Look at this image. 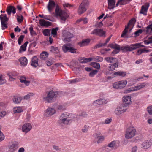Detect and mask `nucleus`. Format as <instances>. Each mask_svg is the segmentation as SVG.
<instances>
[{
    "instance_id": "1",
    "label": "nucleus",
    "mask_w": 152,
    "mask_h": 152,
    "mask_svg": "<svg viewBox=\"0 0 152 152\" xmlns=\"http://www.w3.org/2000/svg\"><path fill=\"white\" fill-rule=\"evenodd\" d=\"M73 114L68 112H65L62 114L59 117V123L61 125L69 124L71 122V120L72 118Z\"/></svg>"
},
{
    "instance_id": "2",
    "label": "nucleus",
    "mask_w": 152,
    "mask_h": 152,
    "mask_svg": "<svg viewBox=\"0 0 152 152\" xmlns=\"http://www.w3.org/2000/svg\"><path fill=\"white\" fill-rule=\"evenodd\" d=\"M133 28V18H132L129 21L127 25H126L125 28L123 31L121 37L126 38L132 37L130 34Z\"/></svg>"
},
{
    "instance_id": "3",
    "label": "nucleus",
    "mask_w": 152,
    "mask_h": 152,
    "mask_svg": "<svg viewBox=\"0 0 152 152\" xmlns=\"http://www.w3.org/2000/svg\"><path fill=\"white\" fill-rule=\"evenodd\" d=\"M55 12L56 15L59 16L61 20L64 22L69 16L68 13L62 10L58 5L56 6Z\"/></svg>"
},
{
    "instance_id": "4",
    "label": "nucleus",
    "mask_w": 152,
    "mask_h": 152,
    "mask_svg": "<svg viewBox=\"0 0 152 152\" xmlns=\"http://www.w3.org/2000/svg\"><path fill=\"white\" fill-rule=\"evenodd\" d=\"M58 96V93L51 91L49 92L47 96L43 97V100L46 102L50 103L53 102Z\"/></svg>"
},
{
    "instance_id": "5",
    "label": "nucleus",
    "mask_w": 152,
    "mask_h": 152,
    "mask_svg": "<svg viewBox=\"0 0 152 152\" xmlns=\"http://www.w3.org/2000/svg\"><path fill=\"white\" fill-rule=\"evenodd\" d=\"M127 83L126 80H123L114 83L113 87L115 89H121L125 87Z\"/></svg>"
},
{
    "instance_id": "6",
    "label": "nucleus",
    "mask_w": 152,
    "mask_h": 152,
    "mask_svg": "<svg viewBox=\"0 0 152 152\" xmlns=\"http://www.w3.org/2000/svg\"><path fill=\"white\" fill-rule=\"evenodd\" d=\"M88 4V1L87 0H84L80 5L78 10V13L81 14L85 12L86 10V7Z\"/></svg>"
},
{
    "instance_id": "7",
    "label": "nucleus",
    "mask_w": 152,
    "mask_h": 152,
    "mask_svg": "<svg viewBox=\"0 0 152 152\" xmlns=\"http://www.w3.org/2000/svg\"><path fill=\"white\" fill-rule=\"evenodd\" d=\"M32 128V126L30 123L24 124L22 126L21 130L23 132L27 134L30 132Z\"/></svg>"
},
{
    "instance_id": "8",
    "label": "nucleus",
    "mask_w": 152,
    "mask_h": 152,
    "mask_svg": "<svg viewBox=\"0 0 152 152\" xmlns=\"http://www.w3.org/2000/svg\"><path fill=\"white\" fill-rule=\"evenodd\" d=\"M73 37V34L68 31H64L63 32V39L65 42H69L71 39Z\"/></svg>"
},
{
    "instance_id": "9",
    "label": "nucleus",
    "mask_w": 152,
    "mask_h": 152,
    "mask_svg": "<svg viewBox=\"0 0 152 152\" xmlns=\"http://www.w3.org/2000/svg\"><path fill=\"white\" fill-rule=\"evenodd\" d=\"M91 34L104 37L106 36L105 32L101 29H95L93 30Z\"/></svg>"
},
{
    "instance_id": "10",
    "label": "nucleus",
    "mask_w": 152,
    "mask_h": 152,
    "mask_svg": "<svg viewBox=\"0 0 152 152\" xmlns=\"http://www.w3.org/2000/svg\"><path fill=\"white\" fill-rule=\"evenodd\" d=\"M127 110L126 106L124 104H122L118 107L115 110V113L116 115L121 114L125 112Z\"/></svg>"
},
{
    "instance_id": "11",
    "label": "nucleus",
    "mask_w": 152,
    "mask_h": 152,
    "mask_svg": "<svg viewBox=\"0 0 152 152\" xmlns=\"http://www.w3.org/2000/svg\"><path fill=\"white\" fill-rule=\"evenodd\" d=\"M133 136V127H130L127 129L126 132L125 134V137L126 138L130 139Z\"/></svg>"
},
{
    "instance_id": "12",
    "label": "nucleus",
    "mask_w": 152,
    "mask_h": 152,
    "mask_svg": "<svg viewBox=\"0 0 152 152\" xmlns=\"http://www.w3.org/2000/svg\"><path fill=\"white\" fill-rule=\"evenodd\" d=\"M145 5H142L141 7V9L140 12V13L144 15H147V12L149 6V4L146 3L145 4Z\"/></svg>"
},
{
    "instance_id": "13",
    "label": "nucleus",
    "mask_w": 152,
    "mask_h": 152,
    "mask_svg": "<svg viewBox=\"0 0 152 152\" xmlns=\"http://www.w3.org/2000/svg\"><path fill=\"white\" fill-rule=\"evenodd\" d=\"M56 113L54 109L53 108L49 107L45 111V114L47 117L50 116Z\"/></svg>"
},
{
    "instance_id": "14",
    "label": "nucleus",
    "mask_w": 152,
    "mask_h": 152,
    "mask_svg": "<svg viewBox=\"0 0 152 152\" xmlns=\"http://www.w3.org/2000/svg\"><path fill=\"white\" fill-rule=\"evenodd\" d=\"M141 138V135L138 134L136 130L134 129V142H139Z\"/></svg>"
},
{
    "instance_id": "15",
    "label": "nucleus",
    "mask_w": 152,
    "mask_h": 152,
    "mask_svg": "<svg viewBox=\"0 0 152 152\" xmlns=\"http://www.w3.org/2000/svg\"><path fill=\"white\" fill-rule=\"evenodd\" d=\"M6 12L8 15H10L12 12L14 14L16 12V8L12 6L7 7Z\"/></svg>"
},
{
    "instance_id": "16",
    "label": "nucleus",
    "mask_w": 152,
    "mask_h": 152,
    "mask_svg": "<svg viewBox=\"0 0 152 152\" xmlns=\"http://www.w3.org/2000/svg\"><path fill=\"white\" fill-rule=\"evenodd\" d=\"M101 133H96L95 134L96 138L97 139V143L98 144L102 143L104 140V136L101 135Z\"/></svg>"
},
{
    "instance_id": "17",
    "label": "nucleus",
    "mask_w": 152,
    "mask_h": 152,
    "mask_svg": "<svg viewBox=\"0 0 152 152\" xmlns=\"http://www.w3.org/2000/svg\"><path fill=\"white\" fill-rule=\"evenodd\" d=\"M55 6V4L54 1L51 0L49 1V3L47 6V8L50 12H51Z\"/></svg>"
},
{
    "instance_id": "18",
    "label": "nucleus",
    "mask_w": 152,
    "mask_h": 152,
    "mask_svg": "<svg viewBox=\"0 0 152 152\" xmlns=\"http://www.w3.org/2000/svg\"><path fill=\"white\" fill-rule=\"evenodd\" d=\"M119 144V142L118 141L113 140L108 143L107 146L111 148H116L118 147Z\"/></svg>"
},
{
    "instance_id": "19",
    "label": "nucleus",
    "mask_w": 152,
    "mask_h": 152,
    "mask_svg": "<svg viewBox=\"0 0 152 152\" xmlns=\"http://www.w3.org/2000/svg\"><path fill=\"white\" fill-rule=\"evenodd\" d=\"M133 45H131L130 46L128 45H123L121 46V50L124 52L130 51L133 50Z\"/></svg>"
},
{
    "instance_id": "20",
    "label": "nucleus",
    "mask_w": 152,
    "mask_h": 152,
    "mask_svg": "<svg viewBox=\"0 0 152 152\" xmlns=\"http://www.w3.org/2000/svg\"><path fill=\"white\" fill-rule=\"evenodd\" d=\"M118 62L110 64L109 65L108 70L110 71H113L116 68L118 67Z\"/></svg>"
},
{
    "instance_id": "21",
    "label": "nucleus",
    "mask_w": 152,
    "mask_h": 152,
    "mask_svg": "<svg viewBox=\"0 0 152 152\" xmlns=\"http://www.w3.org/2000/svg\"><path fill=\"white\" fill-rule=\"evenodd\" d=\"M104 59L108 63H113L118 62V60L116 58L112 57H106L104 58Z\"/></svg>"
},
{
    "instance_id": "22",
    "label": "nucleus",
    "mask_w": 152,
    "mask_h": 152,
    "mask_svg": "<svg viewBox=\"0 0 152 152\" xmlns=\"http://www.w3.org/2000/svg\"><path fill=\"white\" fill-rule=\"evenodd\" d=\"M122 99L123 102L126 104H129L132 103L131 99L130 96H124L123 97Z\"/></svg>"
},
{
    "instance_id": "23",
    "label": "nucleus",
    "mask_w": 152,
    "mask_h": 152,
    "mask_svg": "<svg viewBox=\"0 0 152 152\" xmlns=\"http://www.w3.org/2000/svg\"><path fill=\"white\" fill-rule=\"evenodd\" d=\"M19 61L21 66H24L27 64L28 60L25 57H21L19 59Z\"/></svg>"
},
{
    "instance_id": "24",
    "label": "nucleus",
    "mask_w": 152,
    "mask_h": 152,
    "mask_svg": "<svg viewBox=\"0 0 152 152\" xmlns=\"http://www.w3.org/2000/svg\"><path fill=\"white\" fill-rule=\"evenodd\" d=\"M115 0H108V8L109 9H113L116 7L115 6Z\"/></svg>"
},
{
    "instance_id": "25",
    "label": "nucleus",
    "mask_w": 152,
    "mask_h": 152,
    "mask_svg": "<svg viewBox=\"0 0 152 152\" xmlns=\"http://www.w3.org/2000/svg\"><path fill=\"white\" fill-rule=\"evenodd\" d=\"M31 64L32 66L35 67L38 66V59L37 57L34 56L32 58Z\"/></svg>"
},
{
    "instance_id": "26",
    "label": "nucleus",
    "mask_w": 152,
    "mask_h": 152,
    "mask_svg": "<svg viewBox=\"0 0 152 152\" xmlns=\"http://www.w3.org/2000/svg\"><path fill=\"white\" fill-rule=\"evenodd\" d=\"M20 80L21 83H24L26 86H28L29 85L30 81L28 80L24 76H21Z\"/></svg>"
},
{
    "instance_id": "27",
    "label": "nucleus",
    "mask_w": 152,
    "mask_h": 152,
    "mask_svg": "<svg viewBox=\"0 0 152 152\" xmlns=\"http://www.w3.org/2000/svg\"><path fill=\"white\" fill-rule=\"evenodd\" d=\"M151 145V142L149 141L143 142L142 144V148L144 149H147L149 148Z\"/></svg>"
},
{
    "instance_id": "28",
    "label": "nucleus",
    "mask_w": 152,
    "mask_h": 152,
    "mask_svg": "<svg viewBox=\"0 0 152 152\" xmlns=\"http://www.w3.org/2000/svg\"><path fill=\"white\" fill-rule=\"evenodd\" d=\"M126 75V72L120 71L114 72L113 75L114 77L117 76H120L122 77H124Z\"/></svg>"
},
{
    "instance_id": "29",
    "label": "nucleus",
    "mask_w": 152,
    "mask_h": 152,
    "mask_svg": "<svg viewBox=\"0 0 152 152\" xmlns=\"http://www.w3.org/2000/svg\"><path fill=\"white\" fill-rule=\"evenodd\" d=\"M130 1V0H119L117 2L116 6L117 7L118 5H125Z\"/></svg>"
},
{
    "instance_id": "30",
    "label": "nucleus",
    "mask_w": 152,
    "mask_h": 152,
    "mask_svg": "<svg viewBox=\"0 0 152 152\" xmlns=\"http://www.w3.org/2000/svg\"><path fill=\"white\" fill-rule=\"evenodd\" d=\"M79 62L82 63H85L91 61V59L90 58H86L85 57H80L79 59Z\"/></svg>"
},
{
    "instance_id": "31",
    "label": "nucleus",
    "mask_w": 152,
    "mask_h": 152,
    "mask_svg": "<svg viewBox=\"0 0 152 152\" xmlns=\"http://www.w3.org/2000/svg\"><path fill=\"white\" fill-rule=\"evenodd\" d=\"M39 23L42 26H48L51 25V23L48 21H46L43 19H40Z\"/></svg>"
},
{
    "instance_id": "32",
    "label": "nucleus",
    "mask_w": 152,
    "mask_h": 152,
    "mask_svg": "<svg viewBox=\"0 0 152 152\" xmlns=\"http://www.w3.org/2000/svg\"><path fill=\"white\" fill-rule=\"evenodd\" d=\"M23 110L22 107L20 106L15 107L13 109V112L15 113H20L23 111Z\"/></svg>"
},
{
    "instance_id": "33",
    "label": "nucleus",
    "mask_w": 152,
    "mask_h": 152,
    "mask_svg": "<svg viewBox=\"0 0 152 152\" xmlns=\"http://www.w3.org/2000/svg\"><path fill=\"white\" fill-rule=\"evenodd\" d=\"M22 100V97L17 96H14L13 99V102L15 104H18Z\"/></svg>"
},
{
    "instance_id": "34",
    "label": "nucleus",
    "mask_w": 152,
    "mask_h": 152,
    "mask_svg": "<svg viewBox=\"0 0 152 152\" xmlns=\"http://www.w3.org/2000/svg\"><path fill=\"white\" fill-rule=\"evenodd\" d=\"M91 59V61L94 60V61L97 62H102L103 60L102 57L99 56H93L90 58Z\"/></svg>"
},
{
    "instance_id": "35",
    "label": "nucleus",
    "mask_w": 152,
    "mask_h": 152,
    "mask_svg": "<svg viewBox=\"0 0 152 152\" xmlns=\"http://www.w3.org/2000/svg\"><path fill=\"white\" fill-rule=\"evenodd\" d=\"M50 52L54 53H59V50L58 48L51 46L50 48Z\"/></svg>"
},
{
    "instance_id": "36",
    "label": "nucleus",
    "mask_w": 152,
    "mask_h": 152,
    "mask_svg": "<svg viewBox=\"0 0 152 152\" xmlns=\"http://www.w3.org/2000/svg\"><path fill=\"white\" fill-rule=\"evenodd\" d=\"M0 19L1 22H7L8 20V18L7 17L6 14H1L0 15Z\"/></svg>"
},
{
    "instance_id": "37",
    "label": "nucleus",
    "mask_w": 152,
    "mask_h": 152,
    "mask_svg": "<svg viewBox=\"0 0 152 152\" xmlns=\"http://www.w3.org/2000/svg\"><path fill=\"white\" fill-rule=\"evenodd\" d=\"M28 43V42L27 41L23 45L21 46L19 49V52L21 53L25 51L26 50L27 44Z\"/></svg>"
},
{
    "instance_id": "38",
    "label": "nucleus",
    "mask_w": 152,
    "mask_h": 152,
    "mask_svg": "<svg viewBox=\"0 0 152 152\" xmlns=\"http://www.w3.org/2000/svg\"><path fill=\"white\" fill-rule=\"evenodd\" d=\"M90 41L89 39H87L83 40L81 42L79 43V45L81 47L87 45L90 42Z\"/></svg>"
},
{
    "instance_id": "39",
    "label": "nucleus",
    "mask_w": 152,
    "mask_h": 152,
    "mask_svg": "<svg viewBox=\"0 0 152 152\" xmlns=\"http://www.w3.org/2000/svg\"><path fill=\"white\" fill-rule=\"evenodd\" d=\"M48 54L46 52H43L40 55V58L42 60L46 59L48 57Z\"/></svg>"
},
{
    "instance_id": "40",
    "label": "nucleus",
    "mask_w": 152,
    "mask_h": 152,
    "mask_svg": "<svg viewBox=\"0 0 152 152\" xmlns=\"http://www.w3.org/2000/svg\"><path fill=\"white\" fill-rule=\"evenodd\" d=\"M90 65L95 68L99 69H100V66L99 63L95 62H91L90 64Z\"/></svg>"
},
{
    "instance_id": "41",
    "label": "nucleus",
    "mask_w": 152,
    "mask_h": 152,
    "mask_svg": "<svg viewBox=\"0 0 152 152\" xmlns=\"http://www.w3.org/2000/svg\"><path fill=\"white\" fill-rule=\"evenodd\" d=\"M112 35H111L109 37H108L107 39L106 40V42L105 43H100L99 44L96 45L95 46L96 48H98L100 47H101L102 46H105L109 41V40H110Z\"/></svg>"
},
{
    "instance_id": "42",
    "label": "nucleus",
    "mask_w": 152,
    "mask_h": 152,
    "mask_svg": "<svg viewBox=\"0 0 152 152\" xmlns=\"http://www.w3.org/2000/svg\"><path fill=\"white\" fill-rule=\"evenodd\" d=\"M70 47L69 44H65L62 46V49L64 52L66 53L69 51Z\"/></svg>"
},
{
    "instance_id": "43",
    "label": "nucleus",
    "mask_w": 152,
    "mask_h": 152,
    "mask_svg": "<svg viewBox=\"0 0 152 152\" xmlns=\"http://www.w3.org/2000/svg\"><path fill=\"white\" fill-rule=\"evenodd\" d=\"M145 86V83H143L141 85L134 87V91H137L143 88Z\"/></svg>"
},
{
    "instance_id": "44",
    "label": "nucleus",
    "mask_w": 152,
    "mask_h": 152,
    "mask_svg": "<svg viewBox=\"0 0 152 152\" xmlns=\"http://www.w3.org/2000/svg\"><path fill=\"white\" fill-rule=\"evenodd\" d=\"M10 148V149H12V151L13 152L18 148V143H13L11 145Z\"/></svg>"
},
{
    "instance_id": "45",
    "label": "nucleus",
    "mask_w": 152,
    "mask_h": 152,
    "mask_svg": "<svg viewBox=\"0 0 152 152\" xmlns=\"http://www.w3.org/2000/svg\"><path fill=\"white\" fill-rule=\"evenodd\" d=\"M149 51L148 50H146L145 48L140 49L138 50L136 54L137 55H140L142 53H148Z\"/></svg>"
},
{
    "instance_id": "46",
    "label": "nucleus",
    "mask_w": 152,
    "mask_h": 152,
    "mask_svg": "<svg viewBox=\"0 0 152 152\" xmlns=\"http://www.w3.org/2000/svg\"><path fill=\"white\" fill-rule=\"evenodd\" d=\"M59 29L58 27H56L55 28H53L51 31V33L52 35H53L54 37L57 35V32Z\"/></svg>"
},
{
    "instance_id": "47",
    "label": "nucleus",
    "mask_w": 152,
    "mask_h": 152,
    "mask_svg": "<svg viewBox=\"0 0 152 152\" xmlns=\"http://www.w3.org/2000/svg\"><path fill=\"white\" fill-rule=\"evenodd\" d=\"M98 72L97 70H93L89 73V76L90 77H93Z\"/></svg>"
},
{
    "instance_id": "48",
    "label": "nucleus",
    "mask_w": 152,
    "mask_h": 152,
    "mask_svg": "<svg viewBox=\"0 0 152 152\" xmlns=\"http://www.w3.org/2000/svg\"><path fill=\"white\" fill-rule=\"evenodd\" d=\"M51 30L48 29H45L43 31V34L45 36H50Z\"/></svg>"
},
{
    "instance_id": "49",
    "label": "nucleus",
    "mask_w": 152,
    "mask_h": 152,
    "mask_svg": "<svg viewBox=\"0 0 152 152\" xmlns=\"http://www.w3.org/2000/svg\"><path fill=\"white\" fill-rule=\"evenodd\" d=\"M1 25L2 29L4 30L7 28V22H1Z\"/></svg>"
},
{
    "instance_id": "50",
    "label": "nucleus",
    "mask_w": 152,
    "mask_h": 152,
    "mask_svg": "<svg viewBox=\"0 0 152 152\" xmlns=\"http://www.w3.org/2000/svg\"><path fill=\"white\" fill-rule=\"evenodd\" d=\"M133 91V88L132 87L129 88H127L124 90V93L127 94L130 93L132 91Z\"/></svg>"
},
{
    "instance_id": "51",
    "label": "nucleus",
    "mask_w": 152,
    "mask_h": 152,
    "mask_svg": "<svg viewBox=\"0 0 152 152\" xmlns=\"http://www.w3.org/2000/svg\"><path fill=\"white\" fill-rule=\"evenodd\" d=\"M94 105L96 106L99 104H101V99H99L98 100L95 101L93 102Z\"/></svg>"
},
{
    "instance_id": "52",
    "label": "nucleus",
    "mask_w": 152,
    "mask_h": 152,
    "mask_svg": "<svg viewBox=\"0 0 152 152\" xmlns=\"http://www.w3.org/2000/svg\"><path fill=\"white\" fill-rule=\"evenodd\" d=\"M17 19L18 22L21 23L23 20V17L21 15H17Z\"/></svg>"
},
{
    "instance_id": "53",
    "label": "nucleus",
    "mask_w": 152,
    "mask_h": 152,
    "mask_svg": "<svg viewBox=\"0 0 152 152\" xmlns=\"http://www.w3.org/2000/svg\"><path fill=\"white\" fill-rule=\"evenodd\" d=\"M89 126L86 125L84 126V127L82 129V131L83 133H86L87 132Z\"/></svg>"
},
{
    "instance_id": "54",
    "label": "nucleus",
    "mask_w": 152,
    "mask_h": 152,
    "mask_svg": "<svg viewBox=\"0 0 152 152\" xmlns=\"http://www.w3.org/2000/svg\"><path fill=\"white\" fill-rule=\"evenodd\" d=\"M112 48L115 49L121 50V46H120L119 45L117 44H115L114 45L112 46Z\"/></svg>"
},
{
    "instance_id": "55",
    "label": "nucleus",
    "mask_w": 152,
    "mask_h": 152,
    "mask_svg": "<svg viewBox=\"0 0 152 152\" xmlns=\"http://www.w3.org/2000/svg\"><path fill=\"white\" fill-rule=\"evenodd\" d=\"M112 121V119L111 118H108L106 119L104 122H103L102 123V124H110Z\"/></svg>"
},
{
    "instance_id": "56",
    "label": "nucleus",
    "mask_w": 152,
    "mask_h": 152,
    "mask_svg": "<svg viewBox=\"0 0 152 152\" xmlns=\"http://www.w3.org/2000/svg\"><path fill=\"white\" fill-rule=\"evenodd\" d=\"M34 95V94L32 93H30L27 95H25L24 97V99H29L31 96H33Z\"/></svg>"
},
{
    "instance_id": "57",
    "label": "nucleus",
    "mask_w": 152,
    "mask_h": 152,
    "mask_svg": "<svg viewBox=\"0 0 152 152\" xmlns=\"http://www.w3.org/2000/svg\"><path fill=\"white\" fill-rule=\"evenodd\" d=\"M24 36L23 35L20 36L18 39V44L19 45H21V43L23 41Z\"/></svg>"
},
{
    "instance_id": "58",
    "label": "nucleus",
    "mask_w": 152,
    "mask_h": 152,
    "mask_svg": "<svg viewBox=\"0 0 152 152\" xmlns=\"http://www.w3.org/2000/svg\"><path fill=\"white\" fill-rule=\"evenodd\" d=\"M109 101L108 99H101V104H107Z\"/></svg>"
},
{
    "instance_id": "59",
    "label": "nucleus",
    "mask_w": 152,
    "mask_h": 152,
    "mask_svg": "<svg viewBox=\"0 0 152 152\" xmlns=\"http://www.w3.org/2000/svg\"><path fill=\"white\" fill-rule=\"evenodd\" d=\"M63 5L64 8L68 7L70 8L73 7V6L68 3H64L63 4Z\"/></svg>"
},
{
    "instance_id": "60",
    "label": "nucleus",
    "mask_w": 152,
    "mask_h": 152,
    "mask_svg": "<svg viewBox=\"0 0 152 152\" xmlns=\"http://www.w3.org/2000/svg\"><path fill=\"white\" fill-rule=\"evenodd\" d=\"M148 39L149 40V41L145 40L144 43L146 44H148L150 43H152V37H149Z\"/></svg>"
},
{
    "instance_id": "61",
    "label": "nucleus",
    "mask_w": 152,
    "mask_h": 152,
    "mask_svg": "<svg viewBox=\"0 0 152 152\" xmlns=\"http://www.w3.org/2000/svg\"><path fill=\"white\" fill-rule=\"evenodd\" d=\"M147 111L150 115L152 114V106L148 107L147 108Z\"/></svg>"
},
{
    "instance_id": "62",
    "label": "nucleus",
    "mask_w": 152,
    "mask_h": 152,
    "mask_svg": "<svg viewBox=\"0 0 152 152\" xmlns=\"http://www.w3.org/2000/svg\"><path fill=\"white\" fill-rule=\"evenodd\" d=\"M142 32V30L141 29H139L137 31L135 32L134 33L135 36H139L140 34H141Z\"/></svg>"
},
{
    "instance_id": "63",
    "label": "nucleus",
    "mask_w": 152,
    "mask_h": 152,
    "mask_svg": "<svg viewBox=\"0 0 152 152\" xmlns=\"http://www.w3.org/2000/svg\"><path fill=\"white\" fill-rule=\"evenodd\" d=\"M6 82L5 79H3L1 76H0V85H2Z\"/></svg>"
},
{
    "instance_id": "64",
    "label": "nucleus",
    "mask_w": 152,
    "mask_h": 152,
    "mask_svg": "<svg viewBox=\"0 0 152 152\" xmlns=\"http://www.w3.org/2000/svg\"><path fill=\"white\" fill-rule=\"evenodd\" d=\"M69 51L72 53H76V49L70 47Z\"/></svg>"
}]
</instances>
